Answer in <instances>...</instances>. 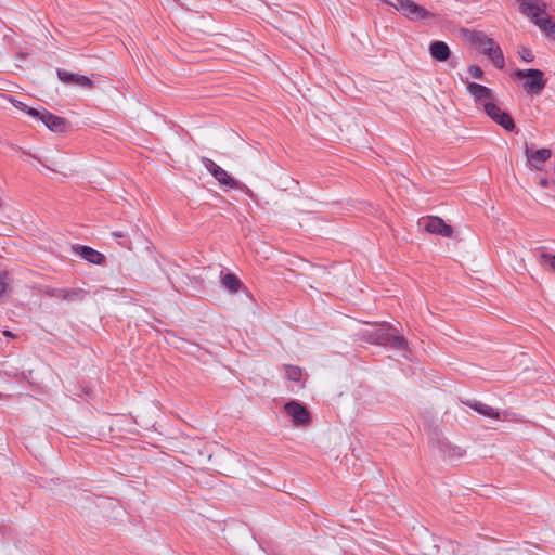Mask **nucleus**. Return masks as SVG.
I'll return each instance as SVG.
<instances>
[{
    "label": "nucleus",
    "mask_w": 555,
    "mask_h": 555,
    "mask_svg": "<svg viewBox=\"0 0 555 555\" xmlns=\"http://www.w3.org/2000/svg\"><path fill=\"white\" fill-rule=\"evenodd\" d=\"M517 182L537 201L555 198V176H520Z\"/></svg>",
    "instance_id": "f257e3e1"
},
{
    "label": "nucleus",
    "mask_w": 555,
    "mask_h": 555,
    "mask_svg": "<svg viewBox=\"0 0 555 555\" xmlns=\"http://www.w3.org/2000/svg\"><path fill=\"white\" fill-rule=\"evenodd\" d=\"M514 77L524 80L522 88L528 95H538L546 87L547 80L541 69L528 68L517 69Z\"/></svg>",
    "instance_id": "f03ea898"
},
{
    "label": "nucleus",
    "mask_w": 555,
    "mask_h": 555,
    "mask_svg": "<svg viewBox=\"0 0 555 555\" xmlns=\"http://www.w3.org/2000/svg\"><path fill=\"white\" fill-rule=\"evenodd\" d=\"M389 4L412 22H422L436 17L435 13L428 11L412 0H395L389 2Z\"/></svg>",
    "instance_id": "7ed1b4c3"
},
{
    "label": "nucleus",
    "mask_w": 555,
    "mask_h": 555,
    "mask_svg": "<svg viewBox=\"0 0 555 555\" xmlns=\"http://www.w3.org/2000/svg\"><path fill=\"white\" fill-rule=\"evenodd\" d=\"M283 412L292 421L294 426L306 427L311 423L309 410L298 401L292 400L285 403Z\"/></svg>",
    "instance_id": "20e7f679"
},
{
    "label": "nucleus",
    "mask_w": 555,
    "mask_h": 555,
    "mask_svg": "<svg viewBox=\"0 0 555 555\" xmlns=\"http://www.w3.org/2000/svg\"><path fill=\"white\" fill-rule=\"evenodd\" d=\"M485 114L496 125L501 126L505 131L512 132L516 125L511 114L504 111L496 101L485 105Z\"/></svg>",
    "instance_id": "39448f33"
},
{
    "label": "nucleus",
    "mask_w": 555,
    "mask_h": 555,
    "mask_svg": "<svg viewBox=\"0 0 555 555\" xmlns=\"http://www.w3.org/2000/svg\"><path fill=\"white\" fill-rule=\"evenodd\" d=\"M418 223L423 224L425 232L431 235L451 238L454 234L453 228L438 216L423 217L418 220Z\"/></svg>",
    "instance_id": "423d86ee"
},
{
    "label": "nucleus",
    "mask_w": 555,
    "mask_h": 555,
    "mask_svg": "<svg viewBox=\"0 0 555 555\" xmlns=\"http://www.w3.org/2000/svg\"><path fill=\"white\" fill-rule=\"evenodd\" d=\"M467 92L473 98L474 103L478 107H482V109H485L486 104L496 101L492 89L477 82H469L467 85Z\"/></svg>",
    "instance_id": "0eeeda50"
},
{
    "label": "nucleus",
    "mask_w": 555,
    "mask_h": 555,
    "mask_svg": "<svg viewBox=\"0 0 555 555\" xmlns=\"http://www.w3.org/2000/svg\"><path fill=\"white\" fill-rule=\"evenodd\" d=\"M27 114L40 119L50 130L61 132L65 129L66 120L63 117L53 115L52 113L43 109L29 108Z\"/></svg>",
    "instance_id": "6e6552de"
},
{
    "label": "nucleus",
    "mask_w": 555,
    "mask_h": 555,
    "mask_svg": "<svg viewBox=\"0 0 555 555\" xmlns=\"http://www.w3.org/2000/svg\"><path fill=\"white\" fill-rule=\"evenodd\" d=\"M391 326L387 323L375 324V328L370 332L362 333L361 339L371 345L386 346V340Z\"/></svg>",
    "instance_id": "1a4fd4ad"
},
{
    "label": "nucleus",
    "mask_w": 555,
    "mask_h": 555,
    "mask_svg": "<svg viewBox=\"0 0 555 555\" xmlns=\"http://www.w3.org/2000/svg\"><path fill=\"white\" fill-rule=\"evenodd\" d=\"M552 152L550 149L533 150L526 146V157L530 164V168L534 170H542V165L551 157Z\"/></svg>",
    "instance_id": "9d476101"
},
{
    "label": "nucleus",
    "mask_w": 555,
    "mask_h": 555,
    "mask_svg": "<svg viewBox=\"0 0 555 555\" xmlns=\"http://www.w3.org/2000/svg\"><path fill=\"white\" fill-rule=\"evenodd\" d=\"M467 40L476 47L482 54L491 51V48L496 43L492 38L488 37L482 31L470 30L467 34Z\"/></svg>",
    "instance_id": "9b49d317"
},
{
    "label": "nucleus",
    "mask_w": 555,
    "mask_h": 555,
    "mask_svg": "<svg viewBox=\"0 0 555 555\" xmlns=\"http://www.w3.org/2000/svg\"><path fill=\"white\" fill-rule=\"evenodd\" d=\"M465 404L485 417L498 421L501 420V412L485 402L470 400L466 401Z\"/></svg>",
    "instance_id": "f8f14e48"
},
{
    "label": "nucleus",
    "mask_w": 555,
    "mask_h": 555,
    "mask_svg": "<svg viewBox=\"0 0 555 555\" xmlns=\"http://www.w3.org/2000/svg\"><path fill=\"white\" fill-rule=\"evenodd\" d=\"M550 39L555 41V23L551 15L544 12L532 22Z\"/></svg>",
    "instance_id": "ddd939ff"
},
{
    "label": "nucleus",
    "mask_w": 555,
    "mask_h": 555,
    "mask_svg": "<svg viewBox=\"0 0 555 555\" xmlns=\"http://www.w3.org/2000/svg\"><path fill=\"white\" fill-rule=\"evenodd\" d=\"M429 53L434 60L446 62L451 55V50L446 42L437 40L429 44Z\"/></svg>",
    "instance_id": "4468645a"
},
{
    "label": "nucleus",
    "mask_w": 555,
    "mask_h": 555,
    "mask_svg": "<svg viewBox=\"0 0 555 555\" xmlns=\"http://www.w3.org/2000/svg\"><path fill=\"white\" fill-rule=\"evenodd\" d=\"M214 182H210L209 185H218L219 189L223 192H228L229 190H237L241 189V183L235 180L232 176H212Z\"/></svg>",
    "instance_id": "2eb2a0df"
},
{
    "label": "nucleus",
    "mask_w": 555,
    "mask_h": 555,
    "mask_svg": "<svg viewBox=\"0 0 555 555\" xmlns=\"http://www.w3.org/2000/svg\"><path fill=\"white\" fill-rule=\"evenodd\" d=\"M79 255L87 261L94 264H102L105 261L103 254L88 246H81L79 248Z\"/></svg>",
    "instance_id": "dca6fc26"
},
{
    "label": "nucleus",
    "mask_w": 555,
    "mask_h": 555,
    "mask_svg": "<svg viewBox=\"0 0 555 555\" xmlns=\"http://www.w3.org/2000/svg\"><path fill=\"white\" fill-rule=\"evenodd\" d=\"M485 55H487L491 60V62L493 63V65L496 68H499V69L504 68L505 60H504L503 51L498 43H495L491 48V51H488Z\"/></svg>",
    "instance_id": "f3484780"
},
{
    "label": "nucleus",
    "mask_w": 555,
    "mask_h": 555,
    "mask_svg": "<svg viewBox=\"0 0 555 555\" xmlns=\"http://www.w3.org/2000/svg\"><path fill=\"white\" fill-rule=\"evenodd\" d=\"M46 293L67 301L76 300L80 295L78 289H48Z\"/></svg>",
    "instance_id": "a211bd4d"
},
{
    "label": "nucleus",
    "mask_w": 555,
    "mask_h": 555,
    "mask_svg": "<svg viewBox=\"0 0 555 555\" xmlns=\"http://www.w3.org/2000/svg\"><path fill=\"white\" fill-rule=\"evenodd\" d=\"M386 346H390L396 350L409 351L408 340L403 336L395 335L390 332L386 340Z\"/></svg>",
    "instance_id": "6ab92c4d"
},
{
    "label": "nucleus",
    "mask_w": 555,
    "mask_h": 555,
    "mask_svg": "<svg viewBox=\"0 0 555 555\" xmlns=\"http://www.w3.org/2000/svg\"><path fill=\"white\" fill-rule=\"evenodd\" d=\"M222 284L231 293H236L241 288V281L233 273H228L222 279Z\"/></svg>",
    "instance_id": "aec40b11"
},
{
    "label": "nucleus",
    "mask_w": 555,
    "mask_h": 555,
    "mask_svg": "<svg viewBox=\"0 0 555 555\" xmlns=\"http://www.w3.org/2000/svg\"><path fill=\"white\" fill-rule=\"evenodd\" d=\"M285 375L289 380L299 382L302 376V371L299 366L286 365Z\"/></svg>",
    "instance_id": "412c9836"
},
{
    "label": "nucleus",
    "mask_w": 555,
    "mask_h": 555,
    "mask_svg": "<svg viewBox=\"0 0 555 555\" xmlns=\"http://www.w3.org/2000/svg\"><path fill=\"white\" fill-rule=\"evenodd\" d=\"M202 163L209 173H228L219 165H217L214 160L209 158L203 157Z\"/></svg>",
    "instance_id": "4be33fe9"
},
{
    "label": "nucleus",
    "mask_w": 555,
    "mask_h": 555,
    "mask_svg": "<svg viewBox=\"0 0 555 555\" xmlns=\"http://www.w3.org/2000/svg\"><path fill=\"white\" fill-rule=\"evenodd\" d=\"M77 75L65 69H57L59 79L66 85H75Z\"/></svg>",
    "instance_id": "5701e85b"
},
{
    "label": "nucleus",
    "mask_w": 555,
    "mask_h": 555,
    "mask_svg": "<svg viewBox=\"0 0 555 555\" xmlns=\"http://www.w3.org/2000/svg\"><path fill=\"white\" fill-rule=\"evenodd\" d=\"M518 54L526 63H531L534 60L532 51L526 47H521L518 51Z\"/></svg>",
    "instance_id": "b1692460"
},
{
    "label": "nucleus",
    "mask_w": 555,
    "mask_h": 555,
    "mask_svg": "<svg viewBox=\"0 0 555 555\" xmlns=\"http://www.w3.org/2000/svg\"><path fill=\"white\" fill-rule=\"evenodd\" d=\"M10 286L9 275L7 272H0V297L8 291Z\"/></svg>",
    "instance_id": "393cba45"
},
{
    "label": "nucleus",
    "mask_w": 555,
    "mask_h": 555,
    "mask_svg": "<svg viewBox=\"0 0 555 555\" xmlns=\"http://www.w3.org/2000/svg\"><path fill=\"white\" fill-rule=\"evenodd\" d=\"M75 85L86 87V88H91L93 86V82L91 81V79L89 77L78 74L76 77Z\"/></svg>",
    "instance_id": "a878e982"
},
{
    "label": "nucleus",
    "mask_w": 555,
    "mask_h": 555,
    "mask_svg": "<svg viewBox=\"0 0 555 555\" xmlns=\"http://www.w3.org/2000/svg\"><path fill=\"white\" fill-rule=\"evenodd\" d=\"M468 73L474 77L475 79H483V70L478 65H470L468 67Z\"/></svg>",
    "instance_id": "bb28decb"
},
{
    "label": "nucleus",
    "mask_w": 555,
    "mask_h": 555,
    "mask_svg": "<svg viewBox=\"0 0 555 555\" xmlns=\"http://www.w3.org/2000/svg\"><path fill=\"white\" fill-rule=\"evenodd\" d=\"M10 102L11 104L16 107L17 109L20 111H23V112H26L29 109V107H27L26 104H24L23 102L18 101V100H15L13 98H10Z\"/></svg>",
    "instance_id": "cd10ccee"
},
{
    "label": "nucleus",
    "mask_w": 555,
    "mask_h": 555,
    "mask_svg": "<svg viewBox=\"0 0 555 555\" xmlns=\"http://www.w3.org/2000/svg\"><path fill=\"white\" fill-rule=\"evenodd\" d=\"M542 258L545 259L550 263V266L555 270V255L550 256L547 254H543Z\"/></svg>",
    "instance_id": "c85d7f7f"
},
{
    "label": "nucleus",
    "mask_w": 555,
    "mask_h": 555,
    "mask_svg": "<svg viewBox=\"0 0 555 555\" xmlns=\"http://www.w3.org/2000/svg\"><path fill=\"white\" fill-rule=\"evenodd\" d=\"M114 235H115L116 237H122V236H124V234H122V233H114Z\"/></svg>",
    "instance_id": "c756f323"
},
{
    "label": "nucleus",
    "mask_w": 555,
    "mask_h": 555,
    "mask_svg": "<svg viewBox=\"0 0 555 555\" xmlns=\"http://www.w3.org/2000/svg\"><path fill=\"white\" fill-rule=\"evenodd\" d=\"M5 336H12V333L10 331H4Z\"/></svg>",
    "instance_id": "7c9ffc66"
}]
</instances>
